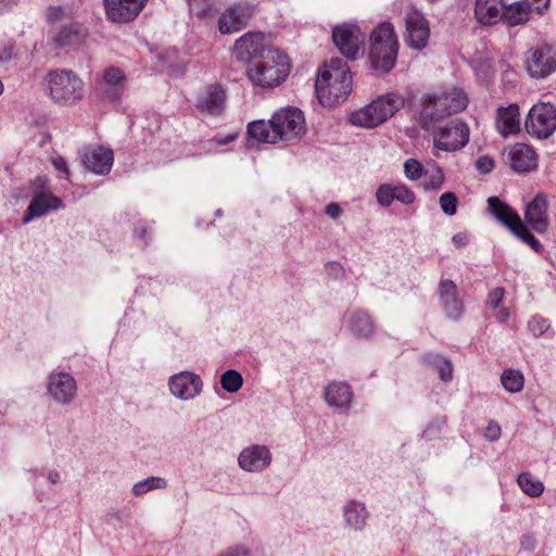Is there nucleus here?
<instances>
[{"mask_svg":"<svg viewBox=\"0 0 556 556\" xmlns=\"http://www.w3.org/2000/svg\"><path fill=\"white\" fill-rule=\"evenodd\" d=\"M420 105L419 123L428 130L433 123L465 110L468 97L463 89L447 86L422 94Z\"/></svg>","mask_w":556,"mask_h":556,"instance_id":"nucleus-1","label":"nucleus"},{"mask_svg":"<svg viewBox=\"0 0 556 556\" xmlns=\"http://www.w3.org/2000/svg\"><path fill=\"white\" fill-rule=\"evenodd\" d=\"M352 88L350 68L341 59H331L316 78L315 89L324 106L343 101Z\"/></svg>","mask_w":556,"mask_h":556,"instance_id":"nucleus-2","label":"nucleus"},{"mask_svg":"<svg viewBox=\"0 0 556 556\" xmlns=\"http://www.w3.org/2000/svg\"><path fill=\"white\" fill-rule=\"evenodd\" d=\"M290 70L288 55L279 49H274L248 65L247 76L254 86L274 88L286 80Z\"/></svg>","mask_w":556,"mask_h":556,"instance_id":"nucleus-3","label":"nucleus"},{"mask_svg":"<svg viewBox=\"0 0 556 556\" xmlns=\"http://www.w3.org/2000/svg\"><path fill=\"white\" fill-rule=\"evenodd\" d=\"M45 84L50 99L60 105L72 106L83 100L85 84L77 73L56 68L45 76Z\"/></svg>","mask_w":556,"mask_h":556,"instance_id":"nucleus-4","label":"nucleus"},{"mask_svg":"<svg viewBox=\"0 0 556 556\" xmlns=\"http://www.w3.org/2000/svg\"><path fill=\"white\" fill-rule=\"evenodd\" d=\"M399 42L391 23L378 25L370 35L369 59L372 68L379 73L390 72L396 62Z\"/></svg>","mask_w":556,"mask_h":556,"instance_id":"nucleus-5","label":"nucleus"},{"mask_svg":"<svg viewBox=\"0 0 556 556\" xmlns=\"http://www.w3.org/2000/svg\"><path fill=\"white\" fill-rule=\"evenodd\" d=\"M403 105L404 100L401 96L389 93L353 112L350 122L361 127L374 128L393 116Z\"/></svg>","mask_w":556,"mask_h":556,"instance_id":"nucleus-6","label":"nucleus"},{"mask_svg":"<svg viewBox=\"0 0 556 556\" xmlns=\"http://www.w3.org/2000/svg\"><path fill=\"white\" fill-rule=\"evenodd\" d=\"M488 204L491 213L496 217V219L508 227L515 236L531 247L535 252H541L542 245L540 241L529 232L527 226L522 223L516 211L496 197L489 198Z\"/></svg>","mask_w":556,"mask_h":556,"instance_id":"nucleus-7","label":"nucleus"},{"mask_svg":"<svg viewBox=\"0 0 556 556\" xmlns=\"http://www.w3.org/2000/svg\"><path fill=\"white\" fill-rule=\"evenodd\" d=\"M525 66L528 75L534 79H545L556 72V45L543 43L529 49Z\"/></svg>","mask_w":556,"mask_h":556,"instance_id":"nucleus-8","label":"nucleus"},{"mask_svg":"<svg viewBox=\"0 0 556 556\" xmlns=\"http://www.w3.org/2000/svg\"><path fill=\"white\" fill-rule=\"evenodd\" d=\"M271 128L276 129L279 141L300 139L306 132L303 112L295 108H286L271 116Z\"/></svg>","mask_w":556,"mask_h":556,"instance_id":"nucleus-9","label":"nucleus"},{"mask_svg":"<svg viewBox=\"0 0 556 556\" xmlns=\"http://www.w3.org/2000/svg\"><path fill=\"white\" fill-rule=\"evenodd\" d=\"M365 34L353 24L338 25L332 29V40L341 54L356 60L364 54Z\"/></svg>","mask_w":556,"mask_h":556,"instance_id":"nucleus-10","label":"nucleus"},{"mask_svg":"<svg viewBox=\"0 0 556 556\" xmlns=\"http://www.w3.org/2000/svg\"><path fill=\"white\" fill-rule=\"evenodd\" d=\"M469 140V127L460 119H453L433 134L434 148L444 152H454Z\"/></svg>","mask_w":556,"mask_h":556,"instance_id":"nucleus-11","label":"nucleus"},{"mask_svg":"<svg viewBox=\"0 0 556 556\" xmlns=\"http://www.w3.org/2000/svg\"><path fill=\"white\" fill-rule=\"evenodd\" d=\"M525 126L531 136L548 138L556 130V109L548 103L533 105Z\"/></svg>","mask_w":556,"mask_h":556,"instance_id":"nucleus-12","label":"nucleus"},{"mask_svg":"<svg viewBox=\"0 0 556 556\" xmlns=\"http://www.w3.org/2000/svg\"><path fill=\"white\" fill-rule=\"evenodd\" d=\"M274 49L268 46L263 33L250 31L236 40L233 53L237 60L250 65L255 60L262 59L267 51Z\"/></svg>","mask_w":556,"mask_h":556,"instance_id":"nucleus-13","label":"nucleus"},{"mask_svg":"<svg viewBox=\"0 0 556 556\" xmlns=\"http://www.w3.org/2000/svg\"><path fill=\"white\" fill-rule=\"evenodd\" d=\"M254 7L245 1L229 5L218 20L222 34H233L244 28L254 15Z\"/></svg>","mask_w":556,"mask_h":556,"instance_id":"nucleus-14","label":"nucleus"},{"mask_svg":"<svg viewBox=\"0 0 556 556\" xmlns=\"http://www.w3.org/2000/svg\"><path fill=\"white\" fill-rule=\"evenodd\" d=\"M406 42L409 47L421 50L429 41L430 26L425 15L412 7L405 15Z\"/></svg>","mask_w":556,"mask_h":556,"instance_id":"nucleus-15","label":"nucleus"},{"mask_svg":"<svg viewBox=\"0 0 556 556\" xmlns=\"http://www.w3.org/2000/svg\"><path fill=\"white\" fill-rule=\"evenodd\" d=\"M48 393L56 403L67 405L72 403L76 396V380L68 372H52L49 376Z\"/></svg>","mask_w":556,"mask_h":556,"instance_id":"nucleus-16","label":"nucleus"},{"mask_svg":"<svg viewBox=\"0 0 556 556\" xmlns=\"http://www.w3.org/2000/svg\"><path fill=\"white\" fill-rule=\"evenodd\" d=\"M103 2L110 21L128 23L138 16L148 0H103Z\"/></svg>","mask_w":556,"mask_h":556,"instance_id":"nucleus-17","label":"nucleus"},{"mask_svg":"<svg viewBox=\"0 0 556 556\" xmlns=\"http://www.w3.org/2000/svg\"><path fill=\"white\" fill-rule=\"evenodd\" d=\"M271 463V453L264 445H252L241 451L238 464L241 469L257 472L266 469Z\"/></svg>","mask_w":556,"mask_h":556,"instance_id":"nucleus-18","label":"nucleus"},{"mask_svg":"<svg viewBox=\"0 0 556 556\" xmlns=\"http://www.w3.org/2000/svg\"><path fill=\"white\" fill-rule=\"evenodd\" d=\"M439 296L445 315L458 320L464 314V303L458 296L457 286L450 279H443L439 285Z\"/></svg>","mask_w":556,"mask_h":556,"instance_id":"nucleus-19","label":"nucleus"},{"mask_svg":"<svg viewBox=\"0 0 556 556\" xmlns=\"http://www.w3.org/2000/svg\"><path fill=\"white\" fill-rule=\"evenodd\" d=\"M202 388L200 377L190 371H182L169 380L170 392L178 399L190 400L197 396Z\"/></svg>","mask_w":556,"mask_h":556,"instance_id":"nucleus-20","label":"nucleus"},{"mask_svg":"<svg viewBox=\"0 0 556 556\" xmlns=\"http://www.w3.org/2000/svg\"><path fill=\"white\" fill-rule=\"evenodd\" d=\"M62 206V200L50 191H38L34 194L27 207L26 214L23 217V223L27 224L33 218L41 217L50 211L58 210Z\"/></svg>","mask_w":556,"mask_h":556,"instance_id":"nucleus-21","label":"nucleus"},{"mask_svg":"<svg viewBox=\"0 0 556 556\" xmlns=\"http://www.w3.org/2000/svg\"><path fill=\"white\" fill-rule=\"evenodd\" d=\"M225 91L218 84L208 85L197 100V108L210 115H218L225 109Z\"/></svg>","mask_w":556,"mask_h":556,"instance_id":"nucleus-22","label":"nucleus"},{"mask_svg":"<svg viewBox=\"0 0 556 556\" xmlns=\"http://www.w3.org/2000/svg\"><path fill=\"white\" fill-rule=\"evenodd\" d=\"M475 20L482 26H493L503 20V0H476Z\"/></svg>","mask_w":556,"mask_h":556,"instance_id":"nucleus-23","label":"nucleus"},{"mask_svg":"<svg viewBox=\"0 0 556 556\" xmlns=\"http://www.w3.org/2000/svg\"><path fill=\"white\" fill-rule=\"evenodd\" d=\"M525 219L536 232H545L548 228L547 202L544 197L536 195L527 206Z\"/></svg>","mask_w":556,"mask_h":556,"instance_id":"nucleus-24","label":"nucleus"},{"mask_svg":"<svg viewBox=\"0 0 556 556\" xmlns=\"http://www.w3.org/2000/svg\"><path fill=\"white\" fill-rule=\"evenodd\" d=\"M508 155L510 166L517 173L530 172L536 167V153L526 143H516Z\"/></svg>","mask_w":556,"mask_h":556,"instance_id":"nucleus-25","label":"nucleus"},{"mask_svg":"<svg viewBox=\"0 0 556 556\" xmlns=\"http://www.w3.org/2000/svg\"><path fill=\"white\" fill-rule=\"evenodd\" d=\"M85 166L98 175H106L113 165V151L103 147H97L89 150L84 155Z\"/></svg>","mask_w":556,"mask_h":556,"instance_id":"nucleus-26","label":"nucleus"},{"mask_svg":"<svg viewBox=\"0 0 556 556\" xmlns=\"http://www.w3.org/2000/svg\"><path fill=\"white\" fill-rule=\"evenodd\" d=\"M86 37V28L78 23H72L61 27V29L53 36L52 43L58 49H64L81 45Z\"/></svg>","mask_w":556,"mask_h":556,"instance_id":"nucleus-27","label":"nucleus"},{"mask_svg":"<svg viewBox=\"0 0 556 556\" xmlns=\"http://www.w3.org/2000/svg\"><path fill=\"white\" fill-rule=\"evenodd\" d=\"M496 127L503 137L516 134L520 129L519 108L510 104L497 111Z\"/></svg>","mask_w":556,"mask_h":556,"instance_id":"nucleus-28","label":"nucleus"},{"mask_svg":"<svg viewBox=\"0 0 556 556\" xmlns=\"http://www.w3.org/2000/svg\"><path fill=\"white\" fill-rule=\"evenodd\" d=\"M325 401L332 407H346L353 399L351 388L345 382H331L325 389Z\"/></svg>","mask_w":556,"mask_h":556,"instance_id":"nucleus-29","label":"nucleus"},{"mask_svg":"<svg viewBox=\"0 0 556 556\" xmlns=\"http://www.w3.org/2000/svg\"><path fill=\"white\" fill-rule=\"evenodd\" d=\"M533 10L523 1L513 2L504 5L503 20L509 26H517L528 22L533 14Z\"/></svg>","mask_w":556,"mask_h":556,"instance_id":"nucleus-30","label":"nucleus"},{"mask_svg":"<svg viewBox=\"0 0 556 556\" xmlns=\"http://www.w3.org/2000/svg\"><path fill=\"white\" fill-rule=\"evenodd\" d=\"M248 135L256 142L276 143L279 141L275 128H271V118L268 122L258 119L248 125Z\"/></svg>","mask_w":556,"mask_h":556,"instance_id":"nucleus-31","label":"nucleus"},{"mask_svg":"<svg viewBox=\"0 0 556 556\" xmlns=\"http://www.w3.org/2000/svg\"><path fill=\"white\" fill-rule=\"evenodd\" d=\"M367 511L358 502H350L344 506L345 522L353 529H362L365 526Z\"/></svg>","mask_w":556,"mask_h":556,"instance_id":"nucleus-32","label":"nucleus"},{"mask_svg":"<svg viewBox=\"0 0 556 556\" xmlns=\"http://www.w3.org/2000/svg\"><path fill=\"white\" fill-rule=\"evenodd\" d=\"M348 323L351 331L358 337H368L374 330L370 317L364 312L351 313L348 316Z\"/></svg>","mask_w":556,"mask_h":556,"instance_id":"nucleus-33","label":"nucleus"},{"mask_svg":"<svg viewBox=\"0 0 556 556\" xmlns=\"http://www.w3.org/2000/svg\"><path fill=\"white\" fill-rule=\"evenodd\" d=\"M503 388L509 393H518L522 390L525 378L521 371L516 369H506L501 376Z\"/></svg>","mask_w":556,"mask_h":556,"instance_id":"nucleus-34","label":"nucleus"},{"mask_svg":"<svg viewBox=\"0 0 556 556\" xmlns=\"http://www.w3.org/2000/svg\"><path fill=\"white\" fill-rule=\"evenodd\" d=\"M520 489L529 496H540L544 491L543 483L529 472H523L518 477Z\"/></svg>","mask_w":556,"mask_h":556,"instance_id":"nucleus-35","label":"nucleus"},{"mask_svg":"<svg viewBox=\"0 0 556 556\" xmlns=\"http://www.w3.org/2000/svg\"><path fill=\"white\" fill-rule=\"evenodd\" d=\"M167 480L162 477H149L134 484L131 492L135 496H142L152 490L165 489Z\"/></svg>","mask_w":556,"mask_h":556,"instance_id":"nucleus-36","label":"nucleus"},{"mask_svg":"<svg viewBox=\"0 0 556 556\" xmlns=\"http://www.w3.org/2000/svg\"><path fill=\"white\" fill-rule=\"evenodd\" d=\"M102 80L109 87H122L126 83V75L119 67L109 66L103 71Z\"/></svg>","mask_w":556,"mask_h":556,"instance_id":"nucleus-37","label":"nucleus"},{"mask_svg":"<svg viewBox=\"0 0 556 556\" xmlns=\"http://www.w3.org/2000/svg\"><path fill=\"white\" fill-rule=\"evenodd\" d=\"M243 383L242 376L236 370H227L222 375L220 384L227 392H237Z\"/></svg>","mask_w":556,"mask_h":556,"instance_id":"nucleus-38","label":"nucleus"},{"mask_svg":"<svg viewBox=\"0 0 556 556\" xmlns=\"http://www.w3.org/2000/svg\"><path fill=\"white\" fill-rule=\"evenodd\" d=\"M427 179L424 182V188L427 190L440 189L444 184V174L440 167H434L431 172L425 173Z\"/></svg>","mask_w":556,"mask_h":556,"instance_id":"nucleus-39","label":"nucleus"},{"mask_svg":"<svg viewBox=\"0 0 556 556\" xmlns=\"http://www.w3.org/2000/svg\"><path fill=\"white\" fill-rule=\"evenodd\" d=\"M404 174L408 180L416 181L424 174L422 165L416 159H408L404 163Z\"/></svg>","mask_w":556,"mask_h":556,"instance_id":"nucleus-40","label":"nucleus"},{"mask_svg":"<svg viewBox=\"0 0 556 556\" xmlns=\"http://www.w3.org/2000/svg\"><path fill=\"white\" fill-rule=\"evenodd\" d=\"M376 199L380 205L384 207L390 206L395 201L393 185L384 184L379 186L376 191Z\"/></svg>","mask_w":556,"mask_h":556,"instance_id":"nucleus-41","label":"nucleus"},{"mask_svg":"<svg viewBox=\"0 0 556 556\" xmlns=\"http://www.w3.org/2000/svg\"><path fill=\"white\" fill-rule=\"evenodd\" d=\"M457 204H458V200H457L455 193L448 191V192H444L443 194H441L440 207L445 214H447L450 216L455 215L456 211H457Z\"/></svg>","mask_w":556,"mask_h":556,"instance_id":"nucleus-42","label":"nucleus"},{"mask_svg":"<svg viewBox=\"0 0 556 556\" xmlns=\"http://www.w3.org/2000/svg\"><path fill=\"white\" fill-rule=\"evenodd\" d=\"M393 191L396 201H400L401 203L406 205H409L415 202V193L405 185H393Z\"/></svg>","mask_w":556,"mask_h":556,"instance_id":"nucleus-43","label":"nucleus"},{"mask_svg":"<svg viewBox=\"0 0 556 556\" xmlns=\"http://www.w3.org/2000/svg\"><path fill=\"white\" fill-rule=\"evenodd\" d=\"M528 328L533 336L540 337L547 331L549 323L543 317L534 316L529 320Z\"/></svg>","mask_w":556,"mask_h":556,"instance_id":"nucleus-44","label":"nucleus"},{"mask_svg":"<svg viewBox=\"0 0 556 556\" xmlns=\"http://www.w3.org/2000/svg\"><path fill=\"white\" fill-rule=\"evenodd\" d=\"M45 15L49 23H56L67 17L68 13L60 5H51L46 10Z\"/></svg>","mask_w":556,"mask_h":556,"instance_id":"nucleus-45","label":"nucleus"},{"mask_svg":"<svg viewBox=\"0 0 556 556\" xmlns=\"http://www.w3.org/2000/svg\"><path fill=\"white\" fill-rule=\"evenodd\" d=\"M439 375L443 381H450L453 378V365L448 359L443 358L438 364Z\"/></svg>","mask_w":556,"mask_h":556,"instance_id":"nucleus-46","label":"nucleus"},{"mask_svg":"<svg viewBox=\"0 0 556 556\" xmlns=\"http://www.w3.org/2000/svg\"><path fill=\"white\" fill-rule=\"evenodd\" d=\"M534 12V14H544L551 5V0H523Z\"/></svg>","mask_w":556,"mask_h":556,"instance_id":"nucleus-47","label":"nucleus"},{"mask_svg":"<svg viewBox=\"0 0 556 556\" xmlns=\"http://www.w3.org/2000/svg\"><path fill=\"white\" fill-rule=\"evenodd\" d=\"M504 294H505V291L503 288L493 289L489 293L486 304L492 308H496L502 303Z\"/></svg>","mask_w":556,"mask_h":556,"instance_id":"nucleus-48","label":"nucleus"},{"mask_svg":"<svg viewBox=\"0 0 556 556\" xmlns=\"http://www.w3.org/2000/svg\"><path fill=\"white\" fill-rule=\"evenodd\" d=\"M494 167V162L490 156L483 155L476 161V168L482 174H489Z\"/></svg>","mask_w":556,"mask_h":556,"instance_id":"nucleus-49","label":"nucleus"},{"mask_svg":"<svg viewBox=\"0 0 556 556\" xmlns=\"http://www.w3.org/2000/svg\"><path fill=\"white\" fill-rule=\"evenodd\" d=\"M501 432V427L496 422H490L485 428V437L491 441L498 440Z\"/></svg>","mask_w":556,"mask_h":556,"instance_id":"nucleus-50","label":"nucleus"},{"mask_svg":"<svg viewBox=\"0 0 556 556\" xmlns=\"http://www.w3.org/2000/svg\"><path fill=\"white\" fill-rule=\"evenodd\" d=\"M13 56V45L12 43H3L0 45V63L8 62Z\"/></svg>","mask_w":556,"mask_h":556,"instance_id":"nucleus-51","label":"nucleus"},{"mask_svg":"<svg viewBox=\"0 0 556 556\" xmlns=\"http://www.w3.org/2000/svg\"><path fill=\"white\" fill-rule=\"evenodd\" d=\"M325 213H326L329 217H331V218L336 219V218L340 217V215L342 214V210H341V207L339 206V204H337V203H329V204L326 206V208H325Z\"/></svg>","mask_w":556,"mask_h":556,"instance_id":"nucleus-52","label":"nucleus"},{"mask_svg":"<svg viewBox=\"0 0 556 556\" xmlns=\"http://www.w3.org/2000/svg\"><path fill=\"white\" fill-rule=\"evenodd\" d=\"M52 164L54 166L55 169L60 170V172H63L66 174V176H68V168H67V165H66V162L64 159L62 157H56L52 161Z\"/></svg>","mask_w":556,"mask_h":556,"instance_id":"nucleus-53","label":"nucleus"},{"mask_svg":"<svg viewBox=\"0 0 556 556\" xmlns=\"http://www.w3.org/2000/svg\"><path fill=\"white\" fill-rule=\"evenodd\" d=\"M452 240L458 248L465 247L468 242L467 236L465 233H456L453 236Z\"/></svg>","mask_w":556,"mask_h":556,"instance_id":"nucleus-54","label":"nucleus"},{"mask_svg":"<svg viewBox=\"0 0 556 556\" xmlns=\"http://www.w3.org/2000/svg\"><path fill=\"white\" fill-rule=\"evenodd\" d=\"M20 0H0V13L13 8Z\"/></svg>","mask_w":556,"mask_h":556,"instance_id":"nucleus-55","label":"nucleus"},{"mask_svg":"<svg viewBox=\"0 0 556 556\" xmlns=\"http://www.w3.org/2000/svg\"><path fill=\"white\" fill-rule=\"evenodd\" d=\"M48 480L53 483V484H56L61 481V475L58 470H50L48 472Z\"/></svg>","mask_w":556,"mask_h":556,"instance_id":"nucleus-56","label":"nucleus"},{"mask_svg":"<svg viewBox=\"0 0 556 556\" xmlns=\"http://www.w3.org/2000/svg\"><path fill=\"white\" fill-rule=\"evenodd\" d=\"M245 555H247L245 551L235 549V551H229L220 556H245Z\"/></svg>","mask_w":556,"mask_h":556,"instance_id":"nucleus-57","label":"nucleus"},{"mask_svg":"<svg viewBox=\"0 0 556 556\" xmlns=\"http://www.w3.org/2000/svg\"><path fill=\"white\" fill-rule=\"evenodd\" d=\"M48 179L46 177H38L35 179L34 185L40 188L46 187Z\"/></svg>","mask_w":556,"mask_h":556,"instance_id":"nucleus-58","label":"nucleus"},{"mask_svg":"<svg viewBox=\"0 0 556 556\" xmlns=\"http://www.w3.org/2000/svg\"><path fill=\"white\" fill-rule=\"evenodd\" d=\"M521 544L525 548L531 549L534 546V541H532L530 538H525Z\"/></svg>","mask_w":556,"mask_h":556,"instance_id":"nucleus-59","label":"nucleus"},{"mask_svg":"<svg viewBox=\"0 0 556 556\" xmlns=\"http://www.w3.org/2000/svg\"><path fill=\"white\" fill-rule=\"evenodd\" d=\"M507 317H508V312L506 309H503V311L500 312L498 319L501 321H504Z\"/></svg>","mask_w":556,"mask_h":556,"instance_id":"nucleus-60","label":"nucleus"},{"mask_svg":"<svg viewBox=\"0 0 556 556\" xmlns=\"http://www.w3.org/2000/svg\"><path fill=\"white\" fill-rule=\"evenodd\" d=\"M232 140V137H227L225 140H218V143H227Z\"/></svg>","mask_w":556,"mask_h":556,"instance_id":"nucleus-61","label":"nucleus"},{"mask_svg":"<svg viewBox=\"0 0 556 556\" xmlns=\"http://www.w3.org/2000/svg\"><path fill=\"white\" fill-rule=\"evenodd\" d=\"M2 92H3V84H2V81L0 80V94H2Z\"/></svg>","mask_w":556,"mask_h":556,"instance_id":"nucleus-62","label":"nucleus"}]
</instances>
